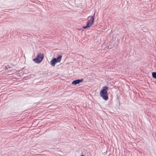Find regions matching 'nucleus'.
I'll return each mask as SVG.
<instances>
[{"instance_id": "nucleus-1", "label": "nucleus", "mask_w": 156, "mask_h": 156, "mask_svg": "<svg viewBox=\"0 0 156 156\" xmlns=\"http://www.w3.org/2000/svg\"><path fill=\"white\" fill-rule=\"evenodd\" d=\"M108 90V88L106 86L103 87L100 92L101 96L105 100H107L108 99L107 93Z\"/></svg>"}, {"instance_id": "nucleus-2", "label": "nucleus", "mask_w": 156, "mask_h": 156, "mask_svg": "<svg viewBox=\"0 0 156 156\" xmlns=\"http://www.w3.org/2000/svg\"><path fill=\"white\" fill-rule=\"evenodd\" d=\"M62 58V56L59 55L57 58H54L50 61L51 65L53 66H55L56 63L60 62Z\"/></svg>"}, {"instance_id": "nucleus-3", "label": "nucleus", "mask_w": 156, "mask_h": 156, "mask_svg": "<svg viewBox=\"0 0 156 156\" xmlns=\"http://www.w3.org/2000/svg\"><path fill=\"white\" fill-rule=\"evenodd\" d=\"M94 15L90 17L89 20L87 22L86 26L83 27L84 29H86L88 27H90L93 24L94 22Z\"/></svg>"}, {"instance_id": "nucleus-4", "label": "nucleus", "mask_w": 156, "mask_h": 156, "mask_svg": "<svg viewBox=\"0 0 156 156\" xmlns=\"http://www.w3.org/2000/svg\"><path fill=\"white\" fill-rule=\"evenodd\" d=\"M44 55L43 54H39L37 56V58L33 60L35 62L39 63L41 62L43 60Z\"/></svg>"}, {"instance_id": "nucleus-5", "label": "nucleus", "mask_w": 156, "mask_h": 156, "mask_svg": "<svg viewBox=\"0 0 156 156\" xmlns=\"http://www.w3.org/2000/svg\"><path fill=\"white\" fill-rule=\"evenodd\" d=\"M83 80V79H80V80H78L73 81L72 83V84L74 85H76L80 83V82H82Z\"/></svg>"}, {"instance_id": "nucleus-6", "label": "nucleus", "mask_w": 156, "mask_h": 156, "mask_svg": "<svg viewBox=\"0 0 156 156\" xmlns=\"http://www.w3.org/2000/svg\"><path fill=\"white\" fill-rule=\"evenodd\" d=\"M152 75L153 78L156 79V72H153L152 73Z\"/></svg>"}, {"instance_id": "nucleus-7", "label": "nucleus", "mask_w": 156, "mask_h": 156, "mask_svg": "<svg viewBox=\"0 0 156 156\" xmlns=\"http://www.w3.org/2000/svg\"><path fill=\"white\" fill-rule=\"evenodd\" d=\"M81 156H84L83 155H81Z\"/></svg>"}]
</instances>
